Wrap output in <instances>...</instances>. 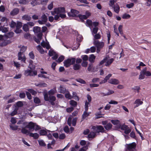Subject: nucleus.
I'll use <instances>...</instances> for the list:
<instances>
[{"label": "nucleus", "instance_id": "1", "mask_svg": "<svg viewBox=\"0 0 151 151\" xmlns=\"http://www.w3.org/2000/svg\"><path fill=\"white\" fill-rule=\"evenodd\" d=\"M44 99L45 101H49L52 106V107L55 106V104L54 101L56 100V98L55 96H48L47 93H45L44 95Z\"/></svg>", "mask_w": 151, "mask_h": 151}, {"label": "nucleus", "instance_id": "2", "mask_svg": "<svg viewBox=\"0 0 151 151\" xmlns=\"http://www.w3.org/2000/svg\"><path fill=\"white\" fill-rule=\"evenodd\" d=\"M147 68L146 67L144 68L140 72L139 76V79L143 80L145 78V76L147 77H149L151 76V72L148 71H147Z\"/></svg>", "mask_w": 151, "mask_h": 151}, {"label": "nucleus", "instance_id": "3", "mask_svg": "<svg viewBox=\"0 0 151 151\" xmlns=\"http://www.w3.org/2000/svg\"><path fill=\"white\" fill-rule=\"evenodd\" d=\"M26 127L31 130H32L33 131L34 130L35 131H37V130L41 129V127L40 126L31 122L29 123L28 125L26 126Z\"/></svg>", "mask_w": 151, "mask_h": 151}, {"label": "nucleus", "instance_id": "4", "mask_svg": "<svg viewBox=\"0 0 151 151\" xmlns=\"http://www.w3.org/2000/svg\"><path fill=\"white\" fill-rule=\"evenodd\" d=\"M93 44L97 48V52L99 53L100 50L103 48L104 45V43L103 42H100L98 40H94Z\"/></svg>", "mask_w": 151, "mask_h": 151}, {"label": "nucleus", "instance_id": "5", "mask_svg": "<svg viewBox=\"0 0 151 151\" xmlns=\"http://www.w3.org/2000/svg\"><path fill=\"white\" fill-rule=\"evenodd\" d=\"M92 129L94 131H95L96 132L103 133L105 131L103 127L101 125L93 126L92 127Z\"/></svg>", "mask_w": 151, "mask_h": 151}, {"label": "nucleus", "instance_id": "6", "mask_svg": "<svg viewBox=\"0 0 151 151\" xmlns=\"http://www.w3.org/2000/svg\"><path fill=\"white\" fill-rule=\"evenodd\" d=\"M31 70H26L24 72V75L27 76H33L37 75V72L36 70H33V69L30 68Z\"/></svg>", "mask_w": 151, "mask_h": 151}, {"label": "nucleus", "instance_id": "7", "mask_svg": "<svg viewBox=\"0 0 151 151\" xmlns=\"http://www.w3.org/2000/svg\"><path fill=\"white\" fill-rule=\"evenodd\" d=\"M2 42L0 43V46L1 47L5 46L11 42L10 40L8 39V38L6 37H4Z\"/></svg>", "mask_w": 151, "mask_h": 151}, {"label": "nucleus", "instance_id": "8", "mask_svg": "<svg viewBox=\"0 0 151 151\" xmlns=\"http://www.w3.org/2000/svg\"><path fill=\"white\" fill-rule=\"evenodd\" d=\"M41 20H39L38 21V23L40 24H44L46 23L48 20L47 16L44 14L41 17Z\"/></svg>", "mask_w": 151, "mask_h": 151}, {"label": "nucleus", "instance_id": "9", "mask_svg": "<svg viewBox=\"0 0 151 151\" xmlns=\"http://www.w3.org/2000/svg\"><path fill=\"white\" fill-rule=\"evenodd\" d=\"M55 12L58 14H61L65 13V9L64 7H59L55 9Z\"/></svg>", "mask_w": 151, "mask_h": 151}, {"label": "nucleus", "instance_id": "10", "mask_svg": "<svg viewBox=\"0 0 151 151\" xmlns=\"http://www.w3.org/2000/svg\"><path fill=\"white\" fill-rule=\"evenodd\" d=\"M79 13L78 11L74 9H72L71 10L70 12L68 13V16L70 17H74L77 16Z\"/></svg>", "mask_w": 151, "mask_h": 151}, {"label": "nucleus", "instance_id": "11", "mask_svg": "<svg viewBox=\"0 0 151 151\" xmlns=\"http://www.w3.org/2000/svg\"><path fill=\"white\" fill-rule=\"evenodd\" d=\"M121 128L124 131V132L126 134H128L131 131L127 126L125 125H123L121 126Z\"/></svg>", "mask_w": 151, "mask_h": 151}, {"label": "nucleus", "instance_id": "12", "mask_svg": "<svg viewBox=\"0 0 151 151\" xmlns=\"http://www.w3.org/2000/svg\"><path fill=\"white\" fill-rule=\"evenodd\" d=\"M18 56L19 60L25 63L26 58L23 53H21V52H19L18 54Z\"/></svg>", "mask_w": 151, "mask_h": 151}, {"label": "nucleus", "instance_id": "13", "mask_svg": "<svg viewBox=\"0 0 151 151\" xmlns=\"http://www.w3.org/2000/svg\"><path fill=\"white\" fill-rule=\"evenodd\" d=\"M143 103V102L141 101L140 99H136L134 103V108H135L138 107L140 105H142Z\"/></svg>", "mask_w": 151, "mask_h": 151}, {"label": "nucleus", "instance_id": "14", "mask_svg": "<svg viewBox=\"0 0 151 151\" xmlns=\"http://www.w3.org/2000/svg\"><path fill=\"white\" fill-rule=\"evenodd\" d=\"M109 58H107V60L105 64V65L106 66H109L114 60V58L109 59Z\"/></svg>", "mask_w": 151, "mask_h": 151}, {"label": "nucleus", "instance_id": "15", "mask_svg": "<svg viewBox=\"0 0 151 151\" xmlns=\"http://www.w3.org/2000/svg\"><path fill=\"white\" fill-rule=\"evenodd\" d=\"M108 82L111 84L116 85L118 84L119 83V81L118 80L114 78H111L108 81Z\"/></svg>", "mask_w": 151, "mask_h": 151}, {"label": "nucleus", "instance_id": "16", "mask_svg": "<svg viewBox=\"0 0 151 151\" xmlns=\"http://www.w3.org/2000/svg\"><path fill=\"white\" fill-rule=\"evenodd\" d=\"M81 68V66L80 64L78 63H74L73 66V69L75 70H79Z\"/></svg>", "mask_w": 151, "mask_h": 151}, {"label": "nucleus", "instance_id": "17", "mask_svg": "<svg viewBox=\"0 0 151 151\" xmlns=\"http://www.w3.org/2000/svg\"><path fill=\"white\" fill-rule=\"evenodd\" d=\"M41 45L43 47H46L47 50L49 49L50 48V46L49 44L45 42L44 40L41 42Z\"/></svg>", "mask_w": 151, "mask_h": 151}, {"label": "nucleus", "instance_id": "18", "mask_svg": "<svg viewBox=\"0 0 151 151\" xmlns=\"http://www.w3.org/2000/svg\"><path fill=\"white\" fill-rule=\"evenodd\" d=\"M19 12V10L18 8H15L10 12V14L13 16L16 15Z\"/></svg>", "mask_w": 151, "mask_h": 151}, {"label": "nucleus", "instance_id": "19", "mask_svg": "<svg viewBox=\"0 0 151 151\" xmlns=\"http://www.w3.org/2000/svg\"><path fill=\"white\" fill-rule=\"evenodd\" d=\"M47 132H50V131L47 129L41 130L40 131V134L41 135H45L47 134Z\"/></svg>", "mask_w": 151, "mask_h": 151}, {"label": "nucleus", "instance_id": "20", "mask_svg": "<svg viewBox=\"0 0 151 151\" xmlns=\"http://www.w3.org/2000/svg\"><path fill=\"white\" fill-rule=\"evenodd\" d=\"M29 136L31 137H33L35 139H37L39 137L38 134L37 133H30Z\"/></svg>", "mask_w": 151, "mask_h": 151}, {"label": "nucleus", "instance_id": "21", "mask_svg": "<svg viewBox=\"0 0 151 151\" xmlns=\"http://www.w3.org/2000/svg\"><path fill=\"white\" fill-rule=\"evenodd\" d=\"M33 31L35 33H38L41 32V28L38 27H35L33 28Z\"/></svg>", "mask_w": 151, "mask_h": 151}, {"label": "nucleus", "instance_id": "22", "mask_svg": "<svg viewBox=\"0 0 151 151\" xmlns=\"http://www.w3.org/2000/svg\"><path fill=\"white\" fill-rule=\"evenodd\" d=\"M18 47L20 48L19 52H21V53H24L27 49V47L24 46H22V47H21V46H19Z\"/></svg>", "mask_w": 151, "mask_h": 151}, {"label": "nucleus", "instance_id": "23", "mask_svg": "<svg viewBox=\"0 0 151 151\" xmlns=\"http://www.w3.org/2000/svg\"><path fill=\"white\" fill-rule=\"evenodd\" d=\"M112 126V124L110 123H108L106 125L104 126V128L107 130H109L111 129Z\"/></svg>", "mask_w": 151, "mask_h": 151}, {"label": "nucleus", "instance_id": "24", "mask_svg": "<svg viewBox=\"0 0 151 151\" xmlns=\"http://www.w3.org/2000/svg\"><path fill=\"white\" fill-rule=\"evenodd\" d=\"M22 19L23 20L30 21L31 20V18L28 15H24L22 17Z\"/></svg>", "mask_w": 151, "mask_h": 151}, {"label": "nucleus", "instance_id": "25", "mask_svg": "<svg viewBox=\"0 0 151 151\" xmlns=\"http://www.w3.org/2000/svg\"><path fill=\"white\" fill-rule=\"evenodd\" d=\"M126 147L127 148L126 151H132V143L127 144Z\"/></svg>", "mask_w": 151, "mask_h": 151}, {"label": "nucleus", "instance_id": "26", "mask_svg": "<svg viewBox=\"0 0 151 151\" xmlns=\"http://www.w3.org/2000/svg\"><path fill=\"white\" fill-rule=\"evenodd\" d=\"M96 57L93 54L91 55L88 58L89 61L91 63H93Z\"/></svg>", "mask_w": 151, "mask_h": 151}, {"label": "nucleus", "instance_id": "27", "mask_svg": "<svg viewBox=\"0 0 151 151\" xmlns=\"http://www.w3.org/2000/svg\"><path fill=\"white\" fill-rule=\"evenodd\" d=\"M114 9V11L116 13H118L119 11V7L118 4H116L115 6L112 7Z\"/></svg>", "mask_w": 151, "mask_h": 151}, {"label": "nucleus", "instance_id": "28", "mask_svg": "<svg viewBox=\"0 0 151 151\" xmlns=\"http://www.w3.org/2000/svg\"><path fill=\"white\" fill-rule=\"evenodd\" d=\"M35 85L39 87H46L47 86V85L46 83H35Z\"/></svg>", "mask_w": 151, "mask_h": 151}, {"label": "nucleus", "instance_id": "29", "mask_svg": "<svg viewBox=\"0 0 151 151\" xmlns=\"http://www.w3.org/2000/svg\"><path fill=\"white\" fill-rule=\"evenodd\" d=\"M87 111H86V110L84 111L82 116V121L86 117L89 115V113H88Z\"/></svg>", "mask_w": 151, "mask_h": 151}, {"label": "nucleus", "instance_id": "30", "mask_svg": "<svg viewBox=\"0 0 151 151\" xmlns=\"http://www.w3.org/2000/svg\"><path fill=\"white\" fill-rule=\"evenodd\" d=\"M69 61V60L68 59L64 61L63 63L64 66L66 67H69L71 65Z\"/></svg>", "mask_w": 151, "mask_h": 151}, {"label": "nucleus", "instance_id": "31", "mask_svg": "<svg viewBox=\"0 0 151 151\" xmlns=\"http://www.w3.org/2000/svg\"><path fill=\"white\" fill-rule=\"evenodd\" d=\"M141 89L140 88L139 86H135L133 88V91L137 92L138 93L139 92V90Z\"/></svg>", "mask_w": 151, "mask_h": 151}, {"label": "nucleus", "instance_id": "32", "mask_svg": "<svg viewBox=\"0 0 151 151\" xmlns=\"http://www.w3.org/2000/svg\"><path fill=\"white\" fill-rule=\"evenodd\" d=\"M78 17L79 19L81 20V21L83 22L84 21V19H87V17L85 15L78 14Z\"/></svg>", "mask_w": 151, "mask_h": 151}, {"label": "nucleus", "instance_id": "33", "mask_svg": "<svg viewBox=\"0 0 151 151\" xmlns=\"http://www.w3.org/2000/svg\"><path fill=\"white\" fill-rule=\"evenodd\" d=\"M37 48L41 54H43L45 52L44 50L40 45L37 46Z\"/></svg>", "mask_w": 151, "mask_h": 151}, {"label": "nucleus", "instance_id": "34", "mask_svg": "<svg viewBox=\"0 0 151 151\" xmlns=\"http://www.w3.org/2000/svg\"><path fill=\"white\" fill-rule=\"evenodd\" d=\"M9 28L8 27H4L1 26L0 27V31H2L3 32H6L8 31Z\"/></svg>", "mask_w": 151, "mask_h": 151}, {"label": "nucleus", "instance_id": "35", "mask_svg": "<svg viewBox=\"0 0 151 151\" xmlns=\"http://www.w3.org/2000/svg\"><path fill=\"white\" fill-rule=\"evenodd\" d=\"M96 135V132H91L88 135L89 138H93L95 137Z\"/></svg>", "mask_w": 151, "mask_h": 151}, {"label": "nucleus", "instance_id": "36", "mask_svg": "<svg viewBox=\"0 0 151 151\" xmlns=\"http://www.w3.org/2000/svg\"><path fill=\"white\" fill-rule=\"evenodd\" d=\"M18 110V108H16L14 111L12 112L10 114H9V115H10L11 116H13L16 115L17 113V111Z\"/></svg>", "mask_w": 151, "mask_h": 151}, {"label": "nucleus", "instance_id": "37", "mask_svg": "<svg viewBox=\"0 0 151 151\" xmlns=\"http://www.w3.org/2000/svg\"><path fill=\"white\" fill-rule=\"evenodd\" d=\"M59 90L60 91V93H65L66 91V88L64 86H60L59 88Z\"/></svg>", "mask_w": 151, "mask_h": 151}, {"label": "nucleus", "instance_id": "38", "mask_svg": "<svg viewBox=\"0 0 151 151\" xmlns=\"http://www.w3.org/2000/svg\"><path fill=\"white\" fill-rule=\"evenodd\" d=\"M22 127V128L21 130V132L22 133L24 134H26L27 135L29 134L30 133L28 130L24 128H23Z\"/></svg>", "mask_w": 151, "mask_h": 151}, {"label": "nucleus", "instance_id": "39", "mask_svg": "<svg viewBox=\"0 0 151 151\" xmlns=\"http://www.w3.org/2000/svg\"><path fill=\"white\" fill-rule=\"evenodd\" d=\"M39 145L40 146L45 147L46 146V144L44 141L42 140H38V141Z\"/></svg>", "mask_w": 151, "mask_h": 151}, {"label": "nucleus", "instance_id": "40", "mask_svg": "<svg viewBox=\"0 0 151 151\" xmlns=\"http://www.w3.org/2000/svg\"><path fill=\"white\" fill-rule=\"evenodd\" d=\"M23 29L25 32H27L29 30L28 26L27 24H24L23 26Z\"/></svg>", "mask_w": 151, "mask_h": 151}, {"label": "nucleus", "instance_id": "41", "mask_svg": "<svg viewBox=\"0 0 151 151\" xmlns=\"http://www.w3.org/2000/svg\"><path fill=\"white\" fill-rule=\"evenodd\" d=\"M56 91L55 89H52L48 91V94L49 96L53 95L56 93Z\"/></svg>", "mask_w": 151, "mask_h": 151}, {"label": "nucleus", "instance_id": "42", "mask_svg": "<svg viewBox=\"0 0 151 151\" xmlns=\"http://www.w3.org/2000/svg\"><path fill=\"white\" fill-rule=\"evenodd\" d=\"M108 92L107 93H102L101 94H103L104 96H106L112 94L114 93V92L113 91L110 90H108Z\"/></svg>", "mask_w": 151, "mask_h": 151}, {"label": "nucleus", "instance_id": "43", "mask_svg": "<svg viewBox=\"0 0 151 151\" xmlns=\"http://www.w3.org/2000/svg\"><path fill=\"white\" fill-rule=\"evenodd\" d=\"M109 58V55H107L106 56V57L104 58L103 60H102L99 63L100 65H101L103 64L104 63H106V61L107 60V58Z\"/></svg>", "mask_w": 151, "mask_h": 151}, {"label": "nucleus", "instance_id": "44", "mask_svg": "<svg viewBox=\"0 0 151 151\" xmlns=\"http://www.w3.org/2000/svg\"><path fill=\"white\" fill-rule=\"evenodd\" d=\"M131 16L129 14L126 13L124 14L122 17V18L124 19H127L129 18Z\"/></svg>", "mask_w": 151, "mask_h": 151}, {"label": "nucleus", "instance_id": "45", "mask_svg": "<svg viewBox=\"0 0 151 151\" xmlns=\"http://www.w3.org/2000/svg\"><path fill=\"white\" fill-rule=\"evenodd\" d=\"M28 91L29 93H31L33 95H35L37 93V92L35 91L32 89H28Z\"/></svg>", "mask_w": 151, "mask_h": 151}, {"label": "nucleus", "instance_id": "46", "mask_svg": "<svg viewBox=\"0 0 151 151\" xmlns=\"http://www.w3.org/2000/svg\"><path fill=\"white\" fill-rule=\"evenodd\" d=\"M70 104L74 107L76 106L77 105V103L73 100H71L70 102Z\"/></svg>", "mask_w": 151, "mask_h": 151}, {"label": "nucleus", "instance_id": "47", "mask_svg": "<svg viewBox=\"0 0 151 151\" xmlns=\"http://www.w3.org/2000/svg\"><path fill=\"white\" fill-rule=\"evenodd\" d=\"M65 96L66 98L68 99H71L72 98V96L70 94L69 92H68L65 94Z\"/></svg>", "mask_w": 151, "mask_h": 151}, {"label": "nucleus", "instance_id": "48", "mask_svg": "<svg viewBox=\"0 0 151 151\" xmlns=\"http://www.w3.org/2000/svg\"><path fill=\"white\" fill-rule=\"evenodd\" d=\"M73 97L75 99H77L78 100H79V97L77 96V93L74 92H73Z\"/></svg>", "mask_w": 151, "mask_h": 151}, {"label": "nucleus", "instance_id": "49", "mask_svg": "<svg viewBox=\"0 0 151 151\" xmlns=\"http://www.w3.org/2000/svg\"><path fill=\"white\" fill-rule=\"evenodd\" d=\"M48 1V0H41L40 1L38 2V4H42L45 5Z\"/></svg>", "mask_w": 151, "mask_h": 151}, {"label": "nucleus", "instance_id": "50", "mask_svg": "<svg viewBox=\"0 0 151 151\" xmlns=\"http://www.w3.org/2000/svg\"><path fill=\"white\" fill-rule=\"evenodd\" d=\"M64 59V57L63 55L60 56L57 60V62L58 63H60L62 62Z\"/></svg>", "mask_w": 151, "mask_h": 151}, {"label": "nucleus", "instance_id": "51", "mask_svg": "<svg viewBox=\"0 0 151 151\" xmlns=\"http://www.w3.org/2000/svg\"><path fill=\"white\" fill-rule=\"evenodd\" d=\"M90 142H88V144L86 145L85 147H83L82 148H81L79 151H86V150L88 149V145L89 144Z\"/></svg>", "mask_w": 151, "mask_h": 151}, {"label": "nucleus", "instance_id": "52", "mask_svg": "<svg viewBox=\"0 0 151 151\" xmlns=\"http://www.w3.org/2000/svg\"><path fill=\"white\" fill-rule=\"evenodd\" d=\"M94 36V37L95 39L98 40L100 39L101 37V35L99 34H95L94 35H93Z\"/></svg>", "mask_w": 151, "mask_h": 151}, {"label": "nucleus", "instance_id": "53", "mask_svg": "<svg viewBox=\"0 0 151 151\" xmlns=\"http://www.w3.org/2000/svg\"><path fill=\"white\" fill-rule=\"evenodd\" d=\"M68 59L69 60V62L71 65H73L75 63L76 61V58H72L71 59L68 58Z\"/></svg>", "mask_w": 151, "mask_h": 151}, {"label": "nucleus", "instance_id": "54", "mask_svg": "<svg viewBox=\"0 0 151 151\" xmlns=\"http://www.w3.org/2000/svg\"><path fill=\"white\" fill-rule=\"evenodd\" d=\"M98 30V27H95L93 28V30L92 31V34L93 35V34H97Z\"/></svg>", "mask_w": 151, "mask_h": 151}, {"label": "nucleus", "instance_id": "55", "mask_svg": "<svg viewBox=\"0 0 151 151\" xmlns=\"http://www.w3.org/2000/svg\"><path fill=\"white\" fill-rule=\"evenodd\" d=\"M111 74H109L105 77V78L104 79V82H106L109 79L110 77H111Z\"/></svg>", "mask_w": 151, "mask_h": 151}, {"label": "nucleus", "instance_id": "56", "mask_svg": "<svg viewBox=\"0 0 151 151\" xmlns=\"http://www.w3.org/2000/svg\"><path fill=\"white\" fill-rule=\"evenodd\" d=\"M22 25V23L21 22H19L17 23V24H16V27L17 28L20 29Z\"/></svg>", "mask_w": 151, "mask_h": 151}, {"label": "nucleus", "instance_id": "57", "mask_svg": "<svg viewBox=\"0 0 151 151\" xmlns=\"http://www.w3.org/2000/svg\"><path fill=\"white\" fill-rule=\"evenodd\" d=\"M83 61H86L88 59V57L87 55H82L81 57Z\"/></svg>", "mask_w": 151, "mask_h": 151}, {"label": "nucleus", "instance_id": "58", "mask_svg": "<svg viewBox=\"0 0 151 151\" xmlns=\"http://www.w3.org/2000/svg\"><path fill=\"white\" fill-rule=\"evenodd\" d=\"M76 81L77 82L82 84H85L86 83V81L83 80L81 78L78 79H77Z\"/></svg>", "mask_w": 151, "mask_h": 151}, {"label": "nucleus", "instance_id": "59", "mask_svg": "<svg viewBox=\"0 0 151 151\" xmlns=\"http://www.w3.org/2000/svg\"><path fill=\"white\" fill-rule=\"evenodd\" d=\"M116 1V0H110V3L109 4V5L113 7L115 6L114 5V3Z\"/></svg>", "mask_w": 151, "mask_h": 151}, {"label": "nucleus", "instance_id": "60", "mask_svg": "<svg viewBox=\"0 0 151 151\" xmlns=\"http://www.w3.org/2000/svg\"><path fill=\"white\" fill-rule=\"evenodd\" d=\"M55 54V52L53 50L50 49L49 51V55L50 56H53Z\"/></svg>", "mask_w": 151, "mask_h": 151}, {"label": "nucleus", "instance_id": "61", "mask_svg": "<svg viewBox=\"0 0 151 151\" xmlns=\"http://www.w3.org/2000/svg\"><path fill=\"white\" fill-rule=\"evenodd\" d=\"M122 25H120L118 27V30L120 34L121 35H123V32L122 30Z\"/></svg>", "mask_w": 151, "mask_h": 151}, {"label": "nucleus", "instance_id": "62", "mask_svg": "<svg viewBox=\"0 0 151 151\" xmlns=\"http://www.w3.org/2000/svg\"><path fill=\"white\" fill-rule=\"evenodd\" d=\"M34 101L36 104H39L40 101V99L37 97H35L34 98Z\"/></svg>", "mask_w": 151, "mask_h": 151}, {"label": "nucleus", "instance_id": "63", "mask_svg": "<svg viewBox=\"0 0 151 151\" xmlns=\"http://www.w3.org/2000/svg\"><path fill=\"white\" fill-rule=\"evenodd\" d=\"M93 68V65L92 64H89L88 65V67L87 69L89 71H90Z\"/></svg>", "mask_w": 151, "mask_h": 151}, {"label": "nucleus", "instance_id": "64", "mask_svg": "<svg viewBox=\"0 0 151 151\" xmlns=\"http://www.w3.org/2000/svg\"><path fill=\"white\" fill-rule=\"evenodd\" d=\"M16 23L13 21H12L10 24V26L12 28H14L16 26Z\"/></svg>", "mask_w": 151, "mask_h": 151}]
</instances>
